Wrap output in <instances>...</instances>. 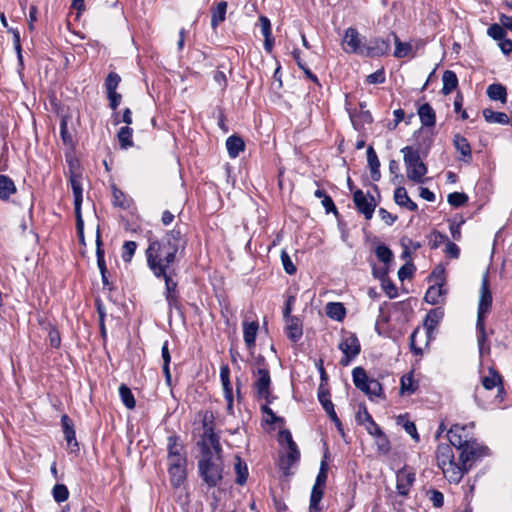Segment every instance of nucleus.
I'll return each mask as SVG.
<instances>
[{"label": "nucleus", "mask_w": 512, "mask_h": 512, "mask_svg": "<svg viewBox=\"0 0 512 512\" xmlns=\"http://www.w3.org/2000/svg\"><path fill=\"white\" fill-rule=\"evenodd\" d=\"M418 115L423 126L431 127L435 125V112L428 103L419 107Z\"/></svg>", "instance_id": "obj_26"}, {"label": "nucleus", "mask_w": 512, "mask_h": 512, "mask_svg": "<svg viewBox=\"0 0 512 512\" xmlns=\"http://www.w3.org/2000/svg\"><path fill=\"white\" fill-rule=\"evenodd\" d=\"M323 490H324V488L313 486L312 491H311L310 506H309V509L311 512L320 511L319 504L323 497Z\"/></svg>", "instance_id": "obj_41"}, {"label": "nucleus", "mask_w": 512, "mask_h": 512, "mask_svg": "<svg viewBox=\"0 0 512 512\" xmlns=\"http://www.w3.org/2000/svg\"><path fill=\"white\" fill-rule=\"evenodd\" d=\"M112 192H113V204L115 206H118V207L124 208V209H126L130 206V201H129V199H127L124 192H122L116 186H112Z\"/></svg>", "instance_id": "obj_45"}, {"label": "nucleus", "mask_w": 512, "mask_h": 512, "mask_svg": "<svg viewBox=\"0 0 512 512\" xmlns=\"http://www.w3.org/2000/svg\"><path fill=\"white\" fill-rule=\"evenodd\" d=\"M483 117L489 123H499V124H503V125H506L509 123V117L506 113L495 112L488 108L483 110Z\"/></svg>", "instance_id": "obj_31"}, {"label": "nucleus", "mask_w": 512, "mask_h": 512, "mask_svg": "<svg viewBox=\"0 0 512 512\" xmlns=\"http://www.w3.org/2000/svg\"><path fill=\"white\" fill-rule=\"evenodd\" d=\"M227 11V3L221 1L217 4V6L212 10V18H211V26L215 29L221 22L225 20Z\"/></svg>", "instance_id": "obj_33"}, {"label": "nucleus", "mask_w": 512, "mask_h": 512, "mask_svg": "<svg viewBox=\"0 0 512 512\" xmlns=\"http://www.w3.org/2000/svg\"><path fill=\"white\" fill-rule=\"evenodd\" d=\"M174 270L167 271L165 276H160L159 278H163L165 280L166 292L165 295L176 294L177 292V283L172 279L174 275Z\"/></svg>", "instance_id": "obj_48"}, {"label": "nucleus", "mask_w": 512, "mask_h": 512, "mask_svg": "<svg viewBox=\"0 0 512 512\" xmlns=\"http://www.w3.org/2000/svg\"><path fill=\"white\" fill-rule=\"evenodd\" d=\"M186 239L177 228L167 232L161 240L149 239L146 249L148 267L156 277L165 276L174 270L177 256L185 249Z\"/></svg>", "instance_id": "obj_1"}, {"label": "nucleus", "mask_w": 512, "mask_h": 512, "mask_svg": "<svg viewBox=\"0 0 512 512\" xmlns=\"http://www.w3.org/2000/svg\"><path fill=\"white\" fill-rule=\"evenodd\" d=\"M56 502L61 503L68 499L69 491L64 484H56L52 490Z\"/></svg>", "instance_id": "obj_46"}, {"label": "nucleus", "mask_w": 512, "mask_h": 512, "mask_svg": "<svg viewBox=\"0 0 512 512\" xmlns=\"http://www.w3.org/2000/svg\"><path fill=\"white\" fill-rule=\"evenodd\" d=\"M417 385L415 384V381L413 379L412 373L403 375L401 377V387L400 392L401 394H412L416 391Z\"/></svg>", "instance_id": "obj_43"}, {"label": "nucleus", "mask_w": 512, "mask_h": 512, "mask_svg": "<svg viewBox=\"0 0 512 512\" xmlns=\"http://www.w3.org/2000/svg\"><path fill=\"white\" fill-rule=\"evenodd\" d=\"M367 161H368V166L370 168L371 179L373 181H378L381 177L380 169H379L380 161L378 159V156H377L375 150L371 146L367 149Z\"/></svg>", "instance_id": "obj_20"}, {"label": "nucleus", "mask_w": 512, "mask_h": 512, "mask_svg": "<svg viewBox=\"0 0 512 512\" xmlns=\"http://www.w3.org/2000/svg\"><path fill=\"white\" fill-rule=\"evenodd\" d=\"M487 34L495 40H502L505 36L504 26L499 24H492L487 29Z\"/></svg>", "instance_id": "obj_53"}, {"label": "nucleus", "mask_w": 512, "mask_h": 512, "mask_svg": "<svg viewBox=\"0 0 512 512\" xmlns=\"http://www.w3.org/2000/svg\"><path fill=\"white\" fill-rule=\"evenodd\" d=\"M287 336L293 342L298 341L303 334L302 324L297 317L286 318Z\"/></svg>", "instance_id": "obj_19"}, {"label": "nucleus", "mask_w": 512, "mask_h": 512, "mask_svg": "<svg viewBox=\"0 0 512 512\" xmlns=\"http://www.w3.org/2000/svg\"><path fill=\"white\" fill-rule=\"evenodd\" d=\"M420 334H422L421 331L419 329H415L413 331V333L411 334V336H410V346H411L412 351L416 355H422L423 354L422 348L417 345V337Z\"/></svg>", "instance_id": "obj_59"}, {"label": "nucleus", "mask_w": 512, "mask_h": 512, "mask_svg": "<svg viewBox=\"0 0 512 512\" xmlns=\"http://www.w3.org/2000/svg\"><path fill=\"white\" fill-rule=\"evenodd\" d=\"M71 186L74 195V208L76 216L77 233L79 235L80 240L84 242V222L81 214L82 187L80 181L75 177L71 178Z\"/></svg>", "instance_id": "obj_10"}, {"label": "nucleus", "mask_w": 512, "mask_h": 512, "mask_svg": "<svg viewBox=\"0 0 512 512\" xmlns=\"http://www.w3.org/2000/svg\"><path fill=\"white\" fill-rule=\"evenodd\" d=\"M338 348L343 353V357L340 360L342 366H348L350 362L359 355L361 346L358 338L355 334H347L342 337Z\"/></svg>", "instance_id": "obj_7"}, {"label": "nucleus", "mask_w": 512, "mask_h": 512, "mask_svg": "<svg viewBox=\"0 0 512 512\" xmlns=\"http://www.w3.org/2000/svg\"><path fill=\"white\" fill-rule=\"evenodd\" d=\"M492 307V293L490 291L488 273L482 276L480 295L478 302L477 320H484L485 316L490 312Z\"/></svg>", "instance_id": "obj_9"}, {"label": "nucleus", "mask_w": 512, "mask_h": 512, "mask_svg": "<svg viewBox=\"0 0 512 512\" xmlns=\"http://www.w3.org/2000/svg\"><path fill=\"white\" fill-rule=\"evenodd\" d=\"M370 435L383 436L381 428L371 418L365 424H363Z\"/></svg>", "instance_id": "obj_61"}, {"label": "nucleus", "mask_w": 512, "mask_h": 512, "mask_svg": "<svg viewBox=\"0 0 512 512\" xmlns=\"http://www.w3.org/2000/svg\"><path fill=\"white\" fill-rule=\"evenodd\" d=\"M327 480V465L323 461L321 463L320 471L317 475L314 486L324 488Z\"/></svg>", "instance_id": "obj_57"}, {"label": "nucleus", "mask_w": 512, "mask_h": 512, "mask_svg": "<svg viewBox=\"0 0 512 512\" xmlns=\"http://www.w3.org/2000/svg\"><path fill=\"white\" fill-rule=\"evenodd\" d=\"M377 258L385 263L388 264L392 261L393 253L392 251L385 245H378L375 250Z\"/></svg>", "instance_id": "obj_47"}, {"label": "nucleus", "mask_w": 512, "mask_h": 512, "mask_svg": "<svg viewBox=\"0 0 512 512\" xmlns=\"http://www.w3.org/2000/svg\"><path fill=\"white\" fill-rule=\"evenodd\" d=\"M401 152L403 153L408 179L415 183H423L427 167L421 160L419 151L411 146H406L401 149Z\"/></svg>", "instance_id": "obj_4"}, {"label": "nucleus", "mask_w": 512, "mask_h": 512, "mask_svg": "<svg viewBox=\"0 0 512 512\" xmlns=\"http://www.w3.org/2000/svg\"><path fill=\"white\" fill-rule=\"evenodd\" d=\"M137 248V244L136 242L134 241H126L124 244H123V247H122V258L125 262H130L134 253H135V250Z\"/></svg>", "instance_id": "obj_50"}, {"label": "nucleus", "mask_w": 512, "mask_h": 512, "mask_svg": "<svg viewBox=\"0 0 512 512\" xmlns=\"http://www.w3.org/2000/svg\"><path fill=\"white\" fill-rule=\"evenodd\" d=\"M263 413H265L269 418L266 419V422L269 424H276L278 422H282L283 419L280 417H277L275 413L272 411L271 408L268 407V405H263L261 407Z\"/></svg>", "instance_id": "obj_62"}, {"label": "nucleus", "mask_w": 512, "mask_h": 512, "mask_svg": "<svg viewBox=\"0 0 512 512\" xmlns=\"http://www.w3.org/2000/svg\"><path fill=\"white\" fill-rule=\"evenodd\" d=\"M252 374L254 379L253 385L258 397L264 398L269 403L271 377L264 358L257 359L256 367L253 369Z\"/></svg>", "instance_id": "obj_5"}, {"label": "nucleus", "mask_w": 512, "mask_h": 512, "mask_svg": "<svg viewBox=\"0 0 512 512\" xmlns=\"http://www.w3.org/2000/svg\"><path fill=\"white\" fill-rule=\"evenodd\" d=\"M390 50V41L389 39H381L376 38L369 41L367 45H365L364 56L367 57H376L382 56L389 52Z\"/></svg>", "instance_id": "obj_15"}, {"label": "nucleus", "mask_w": 512, "mask_h": 512, "mask_svg": "<svg viewBox=\"0 0 512 512\" xmlns=\"http://www.w3.org/2000/svg\"><path fill=\"white\" fill-rule=\"evenodd\" d=\"M61 423L63 427V433L65 436V440L72 452L78 450V442L76 441V435L74 430V425L72 420L66 415H62Z\"/></svg>", "instance_id": "obj_18"}, {"label": "nucleus", "mask_w": 512, "mask_h": 512, "mask_svg": "<svg viewBox=\"0 0 512 512\" xmlns=\"http://www.w3.org/2000/svg\"><path fill=\"white\" fill-rule=\"evenodd\" d=\"M300 452L296 443H292V446L287 447V452L281 456L279 466L286 475L289 474V469L299 461Z\"/></svg>", "instance_id": "obj_16"}, {"label": "nucleus", "mask_w": 512, "mask_h": 512, "mask_svg": "<svg viewBox=\"0 0 512 512\" xmlns=\"http://www.w3.org/2000/svg\"><path fill=\"white\" fill-rule=\"evenodd\" d=\"M96 244H97V250H96L97 264H98L99 270L102 275L103 283L107 284V279H106V275H105L106 274V264H105V260H104V251L101 248L102 241H101L99 233L97 234Z\"/></svg>", "instance_id": "obj_37"}, {"label": "nucleus", "mask_w": 512, "mask_h": 512, "mask_svg": "<svg viewBox=\"0 0 512 512\" xmlns=\"http://www.w3.org/2000/svg\"><path fill=\"white\" fill-rule=\"evenodd\" d=\"M394 199L398 205L404 206L410 211L417 210V204L410 199L404 187L396 188L394 192Z\"/></svg>", "instance_id": "obj_21"}, {"label": "nucleus", "mask_w": 512, "mask_h": 512, "mask_svg": "<svg viewBox=\"0 0 512 512\" xmlns=\"http://www.w3.org/2000/svg\"><path fill=\"white\" fill-rule=\"evenodd\" d=\"M448 440L451 446L461 449L471 441V437L464 426L453 425L448 431Z\"/></svg>", "instance_id": "obj_14"}, {"label": "nucleus", "mask_w": 512, "mask_h": 512, "mask_svg": "<svg viewBox=\"0 0 512 512\" xmlns=\"http://www.w3.org/2000/svg\"><path fill=\"white\" fill-rule=\"evenodd\" d=\"M444 292L442 285H433L427 290L424 297L425 301L430 304H438Z\"/></svg>", "instance_id": "obj_38"}, {"label": "nucleus", "mask_w": 512, "mask_h": 512, "mask_svg": "<svg viewBox=\"0 0 512 512\" xmlns=\"http://www.w3.org/2000/svg\"><path fill=\"white\" fill-rule=\"evenodd\" d=\"M482 385L486 390H491L501 385V378L494 370L490 369L489 374L482 378Z\"/></svg>", "instance_id": "obj_44"}, {"label": "nucleus", "mask_w": 512, "mask_h": 512, "mask_svg": "<svg viewBox=\"0 0 512 512\" xmlns=\"http://www.w3.org/2000/svg\"><path fill=\"white\" fill-rule=\"evenodd\" d=\"M414 272V265L412 263H406L398 270V277L400 280L410 278Z\"/></svg>", "instance_id": "obj_58"}, {"label": "nucleus", "mask_w": 512, "mask_h": 512, "mask_svg": "<svg viewBox=\"0 0 512 512\" xmlns=\"http://www.w3.org/2000/svg\"><path fill=\"white\" fill-rule=\"evenodd\" d=\"M477 331H478V347L480 354L488 353L490 351L489 346H486V340H487V333L485 330V321L484 320H477L476 323Z\"/></svg>", "instance_id": "obj_30"}, {"label": "nucleus", "mask_w": 512, "mask_h": 512, "mask_svg": "<svg viewBox=\"0 0 512 512\" xmlns=\"http://www.w3.org/2000/svg\"><path fill=\"white\" fill-rule=\"evenodd\" d=\"M226 148L231 158H236L245 148L243 139L239 136L232 135L226 140Z\"/></svg>", "instance_id": "obj_22"}, {"label": "nucleus", "mask_w": 512, "mask_h": 512, "mask_svg": "<svg viewBox=\"0 0 512 512\" xmlns=\"http://www.w3.org/2000/svg\"><path fill=\"white\" fill-rule=\"evenodd\" d=\"M487 95L491 100H499L502 103H505L507 100L506 88L501 84L489 85Z\"/></svg>", "instance_id": "obj_34"}, {"label": "nucleus", "mask_w": 512, "mask_h": 512, "mask_svg": "<svg viewBox=\"0 0 512 512\" xmlns=\"http://www.w3.org/2000/svg\"><path fill=\"white\" fill-rule=\"evenodd\" d=\"M48 340H49V344L51 347H53V348L60 347V344H61L60 334H59L58 330L52 325H49Z\"/></svg>", "instance_id": "obj_55"}, {"label": "nucleus", "mask_w": 512, "mask_h": 512, "mask_svg": "<svg viewBox=\"0 0 512 512\" xmlns=\"http://www.w3.org/2000/svg\"><path fill=\"white\" fill-rule=\"evenodd\" d=\"M14 193H16V186L12 179L6 175H0V199L8 200Z\"/></svg>", "instance_id": "obj_27"}, {"label": "nucleus", "mask_w": 512, "mask_h": 512, "mask_svg": "<svg viewBox=\"0 0 512 512\" xmlns=\"http://www.w3.org/2000/svg\"><path fill=\"white\" fill-rule=\"evenodd\" d=\"M436 461L445 478L450 483H459L466 473L465 466H460L454 459L453 449L450 444H440L436 450Z\"/></svg>", "instance_id": "obj_3"}, {"label": "nucleus", "mask_w": 512, "mask_h": 512, "mask_svg": "<svg viewBox=\"0 0 512 512\" xmlns=\"http://www.w3.org/2000/svg\"><path fill=\"white\" fill-rule=\"evenodd\" d=\"M353 383L362 392L372 397H380L382 395V385L376 379L368 377L366 371L362 367H355L352 371Z\"/></svg>", "instance_id": "obj_6"}, {"label": "nucleus", "mask_w": 512, "mask_h": 512, "mask_svg": "<svg viewBox=\"0 0 512 512\" xmlns=\"http://www.w3.org/2000/svg\"><path fill=\"white\" fill-rule=\"evenodd\" d=\"M367 83L369 84H381L385 82V73L384 69H379L376 72L370 74L366 78Z\"/></svg>", "instance_id": "obj_56"}, {"label": "nucleus", "mask_w": 512, "mask_h": 512, "mask_svg": "<svg viewBox=\"0 0 512 512\" xmlns=\"http://www.w3.org/2000/svg\"><path fill=\"white\" fill-rule=\"evenodd\" d=\"M343 48L346 52L364 55L365 45H361L358 31L355 28H348L343 38Z\"/></svg>", "instance_id": "obj_12"}, {"label": "nucleus", "mask_w": 512, "mask_h": 512, "mask_svg": "<svg viewBox=\"0 0 512 512\" xmlns=\"http://www.w3.org/2000/svg\"><path fill=\"white\" fill-rule=\"evenodd\" d=\"M170 476V482L174 488L180 487L186 480V467L178 466L174 468H168Z\"/></svg>", "instance_id": "obj_28"}, {"label": "nucleus", "mask_w": 512, "mask_h": 512, "mask_svg": "<svg viewBox=\"0 0 512 512\" xmlns=\"http://www.w3.org/2000/svg\"><path fill=\"white\" fill-rule=\"evenodd\" d=\"M168 456H185L184 446L175 435L168 437Z\"/></svg>", "instance_id": "obj_35"}, {"label": "nucleus", "mask_w": 512, "mask_h": 512, "mask_svg": "<svg viewBox=\"0 0 512 512\" xmlns=\"http://www.w3.org/2000/svg\"><path fill=\"white\" fill-rule=\"evenodd\" d=\"M353 200L357 210L362 213L366 219H371L376 208L374 197L366 195L362 190H357L354 192Z\"/></svg>", "instance_id": "obj_11"}, {"label": "nucleus", "mask_w": 512, "mask_h": 512, "mask_svg": "<svg viewBox=\"0 0 512 512\" xmlns=\"http://www.w3.org/2000/svg\"><path fill=\"white\" fill-rule=\"evenodd\" d=\"M213 79L215 83L218 85L220 90H224L227 85V78L224 72L222 71H216L214 73Z\"/></svg>", "instance_id": "obj_63"}, {"label": "nucleus", "mask_w": 512, "mask_h": 512, "mask_svg": "<svg viewBox=\"0 0 512 512\" xmlns=\"http://www.w3.org/2000/svg\"><path fill=\"white\" fill-rule=\"evenodd\" d=\"M414 482L415 472L412 469L404 467L397 472L396 489L400 495L407 496Z\"/></svg>", "instance_id": "obj_13"}, {"label": "nucleus", "mask_w": 512, "mask_h": 512, "mask_svg": "<svg viewBox=\"0 0 512 512\" xmlns=\"http://www.w3.org/2000/svg\"><path fill=\"white\" fill-rule=\"evenodd\" d=\"M453 144L456 150L462 155L464 161L471 159V147L464 136L456 134L453 138Z\"/></svg>", "instance_id": "obj_23"}, {"label": "nucleus", "mask_w": 512, "mask_h": 512, "mask_svg": "<svg viewBox=\"0 0 512 512\" xmlns=\"http://www.w3.org/2000/svg\"><path fill=\"white\" fill-rule=\"evenodd\" d=\"M235 471L237 474L236 483L243 485L248 477V469L244 462H242L239 456L235 457Z\"/></svg>", "instance_id": "obj_40"}, {"label": "nucleus", "mask_w": 512, "mask_h": 512, "mask_svg": "<svg viewBox=\"0 0 512 512\" xmlns=\"http://www.w3.org/2000/svg\"><path fill=\"white\" fill-rule=\"evenodd\" d=\"M229 368L228 366H222L220 369V377L223 385L225 398L228 401V409H232L233 398H232V387L229 379Z\"/></svg>", "instance_id": "obj_24"}, {"label": "nucleus", "mask_w": 512, "mask_h": 512, "mask_svg": "<svg viewBox=\"0 0 512 512\" xmlns=\"http://www.w3.org/2000/svg\"><path fill=\"white\" fill-rule=\"evenodd\" d=\"M371 415L369 414V412L367 411L366 407H360L359 411L357 412L356 414V421L363 425L365 424L367 421H369L371 419Z\"/></svg>", "instance_id": "obj_64"}, {"label": "nucleus", "mask_w": 512, "mask_h": 512, "mask_svg": "<svg viewBox=\"0 0 512 512\" xmlns=\"http://www.w3.org/2000/svg\"><path fill=\"white\" fill-rule=\"evenodd\" d=\"M350 118L354 126L372 122V116L369 111H361L357 115L351 113Z\"/></svg>", "instance_id": "obj_51"}, {"label": "nucleus", "mask_w": 512, "mask_h": 512, "mask_svg": "<svg viewBox=\"0 0 512 512\" xmlns=\"http://www.w3.org/2000/svg\"><path fill=\"white\" fill-rule=\"evenodd\" d=\"M281 261L286 273H288L289 275H293L296 273V266L293 264L288 253L284 250L281 251Z\"/></svg>", "instance_id": "obj_54"}, {"label": "nucleus", "mask_w": 512, "mask_h": 512, "mask_svg": "<svg viewBox=\"0 0 512 512\" xmlns=\"http://www.w3.org/2000/svg\"><path fill=\"white\" fill-rule=\"evenodd\" d=\"M461 454L459 457L460 466H465L466 473L471 468L474 461L479 458L485 456L487 454L488 449L486 447L480 446L475 441H470L461 449Z\"/></svg>", "instance_id": "obj_8"}, {"label": "nucleus", "mask_w": 512, "mask_h": 512, "mask_svg": "<svg viewBox=\"0 0 512 512\" xmlns=\"http://www.w3.org/2000/svg\"><path fill=\"white\" fill-rule=\"evenodd\" d=\"M198 446L201 449L198 460L200 475L208 486L214 487L222 479L223 463L219 438L207 424H204V433Z\"/></svg>", "instance_id": "obj_2"}, {"label": "nucleus", "mask_w": 512, "mask_h": 512, "mask_svg": "<svg viewBox=\"0 0 512 512\" xmlns=\"http://www.w3.org/2000/svg\"><path fill=\"white\" fill-rule=\"evenodd\" d=\"M325 311L329 318L336 321H342L346 315V309L340 302H329Z\"/></svg>", "instance_id": "obj_25"}, {"label": "nucleus", "mask_w": 512, "mask_h": 512, "mask_svg": "<svg viewBox=\"0 0 512 512\" xmlns=\"http://www.w3.org/2000/svg\"><path fill=\"white\" fill-rule=\"evenodd\" d=\"M447 201L454 207H460L468 201V196L465 193L453 192L448 195Z\"/></svg>", "instance_id": "obj_49"}, {"label": "nucleus", "mask_w": 512, "mask_h": 512, "mask_svg": "<svg viewBox=\"0 0 512 512\" xmlns=\"http://www.w3.org/2000/svg\"><path fill=\"white\" fill-rule=\"evenodd\" d=\"M118 140L121 148L127 149L133 145L132 142V129L128 126L120 128L118 132Z\"/></svg>", "instance_id": "obj_42"}, {"label": "nucleus", "mask_w": 512, "mask_h": 512, "mask_svg": "<svg viewBox=\"0 0 512 512\" xmlns=\"http://www.w3.org/2000/svg\"><path fill=\"white\" fill-rule=\"evenodd\" d=\"M444 312L441 308L432 309L425 318L424 328H425V338L426 344L428 340L432 337V333L436 326L439 324L440 320L443 318Z\"/></svg>", "instance_id": "obj_17"}, {"label": "nucleus", "mask_w": 512, "mask_h": 512, "mask_svg": "<svg viewBox=\"0 0 512 512\" xmlns=\"http://www.w3.org/2000/svg\"><path fill=\"white\" fill-rule=\"evenodd\" d=\"M119 394H120L123 404L128 409L135 408L136 401H135V398L128 386H126L125 384H121L119 387Z\"/></svg>", "instance_id": "obj_39"}, {"label": "nucleus", "mask_w": 512, "mask_h": 512, "mask_svg": "<svg viewBox=\"0 0 512 512\" xmlns=\"http://www.w3.org/2000/svg\"><path fill=\"white\" fill-rule=\"evenodd\" d=\"M120 80L121 78L118 74L114 72L109 73L105 81L107 93L116 91Z\"/></svg>", "instance_id": "obj_52"}, {"label": "nucleus", "mask_w": 512, "mask_h": 512, "mask_svg": "<svg viewBox=\"0 0 512 512\" xmlns=\"http://www.w3.org/2000/svg\"><path fill=\"white\" fill-rule=\"evenodd\" d=\"M443 87L442 93L444 95L450 94L458 85V78L451 70H446L442 76Z\"/></svg>", "instance_id": "obj_29"}, {"label": "nucleus", "mask_w": 512, "mask_h": 512, "mask_svg": "<svg viewBox=\"0 0 512 512\" xmlns=\"http://www.w3.org/2000/svg\"><path fill=\"white\" fill-rule=\"evenodd\" d=\"M258 331V323L250 322L244 323V341L248 348H251L255 344V339Z\"/></svg>", "instance_id": "obj_32"}, {"label": "nucleus", "mask_w": 512, "mask_h": 512, "mask_svg": "<svg viewBox=\"0 0 512 512\" xmlns=\"http://www.w3.org/2000/svg\"><path fill=\"white\" fill-rule=\"evenodd\" d=\"M395 42L394 56L396 58H404L411 54L412 45L409 42H401L397 35L393 34Z\"/></svg>", "instance_id": "obj_36"}, {"label": "nucleus", "mask_w": 512, "mask_h": 512, "mask_svg": "<svg viewBox=\"0 0 512 512\" xmlns=\"http://www.w3.org/2000/svg\"><path fill=\"white\" fill-rule=\"evenodd\" d=\"M186 465V456H168V468H174L178 466L186 467Z\"/></svg>", "instance_id": "obj_60"}]
</instances>
